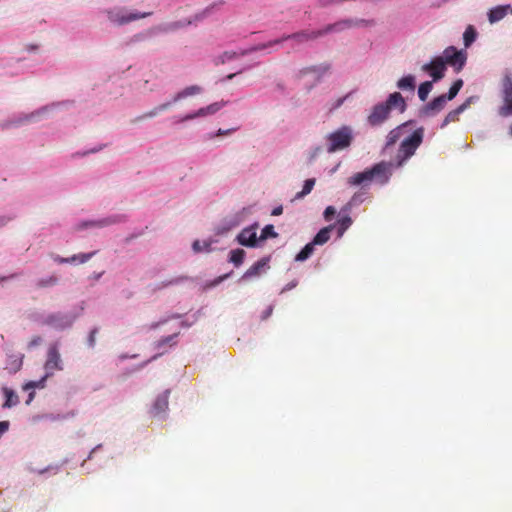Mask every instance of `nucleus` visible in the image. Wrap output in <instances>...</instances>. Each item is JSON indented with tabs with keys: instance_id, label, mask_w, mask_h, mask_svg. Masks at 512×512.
Returning <instances> with one entry per match:
<instances>
[{
	"instance_id": "nucleus-5",
	"label": "nucleus",
	"mask_w": 512,
	"mask_h": 512,
	"mask_svg": "<svg viewBox=\"0 0 512 512\" xmlns=\"http://www.w3.org/2000/svg\"><path fill=\"white\" fill-rule=\"evenodd\" d=\"M424 136V129H416L410 136L405 138L399 147L397 160L398 166H401L404 161L414 155L417 148L421 145Z\"/></svg>"
},
{
	"instance_id": "nucleus-9",
	"label": "nucleus",
	"mask_w": 512,
	"mask_h": 512,
	"mask_svg": "<svg viewBox=\"0 0 512 512\" xmlns=\"http://www.w3.org/2000/svg\"><path fill=\"white\" fill-rule=\"evenodd\" d=\"M422 70L428 72L434 81H438L444 77L446 66L442 58L436 57L430 63L424 64Z\"/></svg>"
},
{
	"instance_id": "nucleus-14",
	"label": "nucleus",
	"mask_w": 512,
	"mask_h": 512,
	"mask_svg": "<svg viewBox=\"0 0 512 512\" xmlns=\"http://www.w3.org/2000/svg\"><path fill=\"white\" fill-rule=\"evenodd\" d=\"M168 398H169V391H165L164 393L160 394L152 407V413L157 416L161 413H164L168 409Z\"/></svg>"
},
{
	"instance_id": "nucleus-31",
	"label": "nucleus",
	"mask_w": 512,
	"mask_h": 512,
	"mask_svg": "<svg viewBox=\"0 0 512 512\" xmlns=\"http://www.w3.org/2000/svg\"><path fill=\"white\" fill-rule=\"evenodd\" d=\"M314 185H315V179H313V178L307 179L304 182L302 191H300L296 194V198L299 199V198H302V197L306 196L307 194H309L312 191Z\"/></svg>"
},
{
	"instance_id": "nucleus-36",
	"label": "nucleus",
	"mask_w": 512,
	"mask_h": 512,
	"mask_svg": "<svg viewBox=\"0 0 512 512\" xmlns=\"http://www.w3.org/2000/svg\"><path fill=\"white\" fill-rule=\"evenodd\" d=\"M225 105H226V102L221 101V102L212 103L205 108H206L208 115H212V114H215L217 111H219Z\"/></svg>"
},
{
	"instance_id": "nucleus-23",
	"label": "nucleus",
	"mask_w": 512,
	"mask_h": 512,
	"mask_svg": "<svg viewBox=\"0 0 512 512\" xmlns=\"http://www.w3.org/2000/svg\"><path fill=\"white\" fill-rule=\"evenodd\" d=\"M245 254L243 249H234L230 252L229 261L239 267L244 261Z\"/></svg>"
},
{
	"instance_id": "nucleus-58",
	"label": "nucleus",
	"mask_w": 512,
	"mask_h": 512,
	"mask_svg": "<svg viewBox=\"0 0 512 512\" xmlns=\"http://www.w3.org/2000/svg\"><path fill=\"white\" fill-rule=\"evenodd\" d=\"M351 202H356V195L352 197Z\"/></svg>"
},
{
	"instance_id": "nucleus-24",
	"label": "nucleus",
	"mask_w": 512,
	"mask_h": 512,
	"mask_svg": "<svg viewBox=\"0 0 512 512\" xmlns=\"http://www.w3.org/2000/svg\"><path fill=\"white\" fill-rule=\"evenodd\" d=\"M314 246L313 242H310L304 246V248L295 256L296 261H305L308 259L314 252Z\"/></svg>"
},
{
	"instance_id": "nucleus-51",
	"label": "nucleus",
	"mask_w": 512,
	"mask_h": 512,
	"mask_svg": "<svg viewBox=\"0 0 512 512\" xmlns=\"http://www.w3.org/2000/svg\"><path fill=\"white\" fill-rule=\"evenodd\" d=\"M102 274H103V272H101V273H94V274L91 276V278H92L93 280H99V279H100V277L102 276Z\"/></svg>"
},
{
	"instance_id": "nucleus-41",
	"label": "nucleus",
	"mask_w": 512,
	"mask_h": 512,
	"mask_svg": "<svg viewBox=\"0 0 512 512\" xmlns=\"http://www.w3.org/2000/svg\"><path fill=\"white\" fill-rule=\"evenodd\" d=\"M190 23H191V21H188V22H186V23L174 22V23L169 24V25H168V27H167V29H168V30H176V29H178V28H180V27H183V26H185V25H188V24H190Z\"/></svg>"
},
{
	"instance_id": "nucleus-15",
	"label": "nucleus",
	"mask_w": 512,
	"mask_h": 512,
	"mask_svg": "<svg viewBox=\"0 0 512 512\" xmlns=\"http://www.w3.org/2000/svg\"><path fill=\"white\" fill-rule=\"evenodd\" d=\"M510 10V5H500L492 8L488 13V19L491 24L502 20Z\"/></svg>"
},
{
	"instance_id": "nucleus-27",
	"label": "nucleus",
	"mask_w": 512,
	"mask_h": 512,
	"mask_svg": "<svg viewBox=\"0 0 512 512\" xmlns=\"http://www.w3.org/2000/svg\"><path fill=\"white\" fill-rule=\"evenodd\" d=\"M432 87H433V85H432V82H430V81H425L420 84V86L418 88V96L421 101H425L427 99L429 93L432 90Z\"/></svg>"
},
{
	"instance_id": "nucleus-18",
	"label": "nucleus",
	"mask_w": 512,
	"mask_h": 512,
	"mask_svg": "<svg viewBox=\"0 0 512 512\" xmlns=\"http://www.w3.org/2000/svg\"><path fill=\"white\" fill-rule=\"evenodd\" d=\"M409 124H410V122H406V123L396 127L395 129L391 130L387 135L386 146L388 147V146L394 145L400 139V137L403 134L404 129H406Z\"/></svg>"
},
{
	"instance_id": "nucleus-1",
	"label": "nucleus",
	"mask_w": 512,
	"mask_h": 512,
	"mask_svg": "<svg viewBox=\"0 0 512 512\" xmlns=\"http://www.w3.org/2000/svg\"><path fill=\"white\" fill-rule=\"evenodd\" d=\"M372 24H373V21H371V20L346 19V20L336 22L334 24H329L326 27H324L323 29L302 30V31H299V32H296L293 34L285 35L282 38L274 40V41H269L264 44L252 46V48L250 50L243 51L242 55H247V54L255 52V51H260V50L272 47L276 44H279L283 41L290 40V39L294 40L298 44H302V43H305L308 41L315 40L321 36H324L328 33L334 32V31L339 32V31H342V30H345L348 28H352V27L368 26V25H372Z\"/></svg>"
},
{
	"instance_id": "nucleus-37",
	"label": "nucleus",
	"mask_w": 512,
	"mask_h": 512,
	"mask_svg": "<svg viewBox=\"0 0 512 512\" xmlns=\"http://www.w3.org/2000/svg\"><path fill=\"white\" fill-rule=\"evenodd\" d=\"M210 244L209 243H201L199 240L193 242L192 248L194 252L199 253L202 251H209Z\"/></svg>"
},
{
	"instance_id": "nucleus-42",
	"label": "nucleus",
	"mask_w": 512,
	"mask_h": 512,
	"mask_svg": "<svg viewBox=\"0 0 512 512\" xmlns=\"http://www.w3.org/2000/svg\"><path fill=\"white\" fill-rule=\"evenodd\" d=\"M9 422L8 421H1L0 422V437L8 431L9 429Z\"/></svg>"
},
{
	"instance_id": "nucleus-59",
	"label": "nucleus",
	"mask_w": 512,
	"mask_h": 512,
	"mask_svg": "<svg viewBox=\"0 0 512 512\" xmlns=\"http://www.w3.org/2000/svg\"><path fill=\"white\" fill-rule=\"evenodd\" d=\"M510 134L512 135V126H511V128H510Z\"/></svg>"
},
{
	"instance_id": "nucleus-7",
	"label": "nucleus",
	"mask_w": 512,
	"mask_h": 512,
	"mask_svg": "<svg viewBox=\"0 0 512 512\" xmlns=\"http://www.w3.org/2000/svg\"><path fill=\"white\" fill-rule=\"evenodd\" d=\"M439 57L444 60L445 66L450 65L457 73L463 69L467 60L466 52L457 50L454 46L447 47Z\"/></svg>"
},
{
	"instance_id": "nucleus-3",
	"label": "nucleus",
	"mask_w": 512,
	"mask_h": 512,
	"mask_svg": "<svg viewBox=\"0 0 512 512\" xmlns=\"http://www.w3.org/2000/svg\"><path fill=\"white\" fill-rule=\"evenodd\" d=\"M392 108H399L401 112L406 109V103L399 92H394L389 95L386 102L376 104L367 117L369 125L375 127L383 124L390 115Z\"/></svg>"
},
{
	"instance_id": "nucleus-33",
	"label": "nucleus",
	"mask_w": 512,
	"mask_h": 512,
	"mask_svg": "<svg viewBox=\"0 0 512 512\" xmlns=\"http://www.w3.org/2000/svg\"><path fill=\"white\" fill-rule=\"evenodd\" d=\"M252 47H250L249 49H245V50H241L239 53L235 52V51H225L221 56H220V60H221V63H225L226 61H230V60H233L239 56H243L242 55V52L243 51H247V50H250Z\"/></svg>"
},
{
	"instance_id": "nucleus-54",
	"label": "nucleus",
	"mask_w": 512,
	"mask_h": 512,
	"mask_svg": "<svg viewBox=\"0 0 512 512\" xmlns=\"http://www.w3.org/2000/svg\"><path fill=\"white\" fill-rule=\"evenodd\" d=\"M271 312H272V308L270 307L268 312H266V316L265 317H268L271 314Z\"/></svg>"
},
{
	"instance_id": "nucleus-10",
	"label": "nucleus",
	"mask_w": 512,
	"mask_h": 512,
	"mask_svg": "<svg viewBox=\"0 0 512 512\" xmlns=\"http://www.w3.org/2000/svg\"><path fill=\"white\" fill-rule=\"evenodd\" d=\"M257 225L244 228L237 236L239 244L246 247H255L257 243Z\"/></svg>"
},
{
	"instance_id": "nucleus-50",
	"label": "nucleus",
	"mask_w": 512,
	"mask_h": 512,
	"mask_svg": "<svg viewBox=\"0 0 512 512\" xmlns=\"http://www.w3.org/2000/svg\"><path fill=\"white\" fill-rule=\"evenodd\" d=\"M40 342H41V338L40 337H35L34 339L31 340L30 346L38 345Z\"/></svg>"
},
{
	"instance_id": "nucleus-39",
	"label": "nucleus",
	"mask_w": 512,
	"mask_h": 512,
	"mask_svg": "<svg viewBox=\"0 0 512 512\" xmlns=\"http://www.w3.org/2000/svg\"><path fill=\"white\" fill-rule=\"evenodd\" d=\"M336 209L333 206H328L324 211V218L326 221H330L335 215Z\"/></svg>"
},
{
	"instance_id": "nucleus-56",
	"label": "nucleus",
	"mask_w": 512,
	"mask_h": 512,
	"mask_svg": "<svg viewBox=\"0 0 512 512\" xmlns=\"http://www.w3.org/2000/svg\"><path fill=\"white\" fill-rule=\"evenodd\" d=\"M236 74H230L227 76L228 79H232Z\"/></svg>"
},
{
	"instance_id": "nucleus-48",
	"label": "nucleus",
	"mask_w": 512,
	"mask_h": 512,
	"mask_svg": "<svg viewBox=\"0 0 512 512\" xmlns=\"http://www.w3.org/2000/svg\"><path fill=\"white\" fill-rule=\"evenodd\" d=\"M229 275H230V274H225V275H223V276L218 277V278L214 281L213 285H217V284L221 283L224 279H226L227 277H229Z\"/></svg>"
},
{
	"instance_id": "nucleus-32",
	"label": "nucleus",
	"mask_w": 512,
	"mask_h": 512,
	"mask_svg": "<svg viewBox=\"0 0 512 512\" xmlns=\"http://www.w3.org/2000/svg\"><path fill=\"white\" fill-rule=\"evenodd\" d=\"M278 236V234L275 232L274 230V226L269 224V225H266L262 231H261V235H260V240H266L267 238L271 237V238H276Z\"/></svg>"
},
{
	"instance_id": "nucleus-4",
	"label": "nucleus",
	"mask_w": 512,
	"mask_h": 512,
	"mask_svg": "<svg viewBox=\"0 0 512 512\" xmlns=\"http://www.w3.org/2000/svg\"><path fill=\"white\" fill-rule=\"evenodd\" d=\"M353 140V130L349 126H342L326 137L327 151L334 153L348 148Z\"/></svg>"
},
{
	"instance_id": "nucleus-43",
	"label": "nucleus",
	"mask_w": 512,
	"mask_h": 512,
	"mask_svg": "<svg viewBox=\"0 0 512 512\" xmlns=\"http://www.w3.org/2000/svg\"><path fill=\"white\" fill-rule=\"evenodd\" d=\"M195 118H197V117H196V113L194 112V113L187 114L184 117H181L179 120H177V122H179V123L185 122V121L193 120Z\"/></svg>"
},
{
	"instance_id": "nucleus-25",
	"label": "nucleus",
	"mask_w": 512,
	"mask_h": 512,
	"mask_svg": "<svg viewBox=\"0 0 512 512\" xmlns=\"http://www.w3.org/2000/svg\"><path fill=\"white\" fill-rule=\"evenodd\" d=\"M504 104L499 108V115L508 117L512 115V95L503 97Z\"/></svg>"
},
{
	"instance_id": "nucleus-46",
	"label": "nucleus",
	"mask_w": 512,
	"mask_h": 512,
	"mask_svg": "<svg viewBox=\"0 0 512 512\" xmlns=\"http://www.w3.org/2000/svg\"><path fill=\"white\" fill-rule=\"evenodd\" d=\"M296 286H297V281H292V282L288 283V284L283 288L282 292H284V291H288V290H290V289H293V288H294V287H296Z\"/></svg>"
},
{
	"instance_id": "nucleus-12",
	"label": "nucleus",
	"mask_w": 512,
	"mask_h": 512,
	"mask_svg": "<svg viewBox=\"0 0 512 512\" xmlns=\"http://www.w3.org/2000/svg\"><path fill=\"white\" fill-rule=\"evenodd\" d=\"M472 98H468L465 100L464 103H462L460 106H458L456 109L450 111L444 118L443 123L441 127L447 126L449 123L457 122L459 121V116L461 113H463L471 104Z\"/></svg>"
},
{
	"instance_id": "nucleus-17",
	"label": "nucleus",
	"mask_w": 512,
	"mask_h": 512,
	"mask_svg": "<svg viewBox=\"0 0 512 512\" xmlns=\"http://www.w3.org/2000/svg\"><path fill=\"white\" fill-rule=\"evenodd\" d=\"M201 91H202V88L198 85L188 86L185 89H183L182 91L178 92L173 97V100L171 102H172V104L176 103V102L180 101L181 99H184L188 96L200 94Z\"/></svg>"
},
{
	"instance_id": "nucleus-57",
	"label": "nucleus",
	"mask_w": 512,
	"mask_h": 512,
	"mask_svg": "<svg viewBox=\"0 0 512 512\" xmlns=\"http://www.w3.org/2000/svg\"><path fill=\"white\" fill-rule=\"evenodd\" d=\"M32 398H33V393H31V394L29 395V400L27 401V403H29V401H30Z\"/></svg>"
},
{
	"instance_id": "nucleus-26",
	"label": "nucleus",
	"mask_w": 512,
	"mask_h": 512,
	"mask_svg": "<svg viewBox=\"0 0 512 512\" xmlns=\"http://www.w3.org/2000/svg\"><path fill=\"white\" fill-rule=\"evenodd\" d=\"M476 30L472 25H469L464 34H463V40L465 47H469L476 39Z\"/></svg>"
},
{
	"instance_id": "nucleus-49",
	"label": "nucleus",
	"mask_w": 512,
	"mask_h": 512,
	"mask_svg": "<svg viewBox=\"0 0 512 512\" xmlns=\"http://www.w3.org/2000/svg\"><path fill=\"white\" fill-rule=\"evenodd\" d=\"M183 278H175V279H172L170 281H168L167 283L164 284V286H169V285H173V284H177L178 282H180Z\"/></svg>"
},
{
	"instance_id": "nucleus-11",
	"label": "nucleus",
	"mask_w": 512,
	"mask_h": 512,
	"mask_svg": "<svg viewBox=\"0 0 512 512\" xmlns=\"http://www.w3.org/2000/svg\"><path fill=\"white\" fill-rule=\"evenodd\" d=\"M270 257H264L254 263L247 271L243 274L242 279H250L261 275L264 269L268 266Z\"/></svg>"
},
{
	"instance_id": "nucleus-2",
	"label": "nucleus",
	"mask_w": 512,
	"mask_h": 512,
	"mask_svg": "<svg viewBox=\"0 0 512 512\" xmlns=\"http://www.w3.org/2000/svg\"><path fill=\"white\" fill-rule=\"evenodd\" d=\"M391 164L387 162H379L370 169L363 172L355 173L347 179L350 186H368L372 181L380 185H385L391 177Z\"/></svg>"
},
{
	"instance_id": "nucleus-13",
	"label": "nucleus",
	"mask_w": 512,
	"mask_h": 512,
	"mask_svg": "<svg viewBox=\"0 0 512 512\" xmlns=\"http://www.w3.org/2000/svg\"><path fill=\"white\" fill-rule=\"evenodd\" d=\"M96 252H90V253H81L77 255H73L68 258L61 257L59 255H52V259L59 264H66V263H75L76 261H79L80 263L87 262Z\"/></svg>"
},
{
	"instance_id": "nucleus-19",
	"label": "nucleus",
	"mask_w": 512,
	"mask_h": 512,
	"mask_svg": "<svg viewBox=\"0 0 512 512\" xmlns=\"http://www.w3.org/2000/svg\"><path fill=\"white\" fill-rule=\"evenodd\" d=\"M334 225H329L322 228L313 238L312 242L315 245H323L330 239V233L333 230Z\"/></svg>"
},
{
	"instance_id": "nucleus-22",
	"label": "nucleus",
	"mask_w": 512,
	"mask_h": 512,
	"mask_svg": "<svg viewBox=\"0 0 512 512\" xmlns=\"http://www.w3.org/2000/svg\"><path fill=\"white\" fill-rule=\"evenodd\" d=\"M172 106V102L171 101H168V102H165V103H162L158 106H156L155 108H153L151 111L143 114L140 119H145V118H152V117H155L156 115H158L160 112H163L167 109H169L170 107Z\"/></svg>"
},
{
	"instance_id": "nucleus-28",
	"label": "nucleus",
	"mask_w": 512,
	"mask_h": 512,
	"mask_svg": "<svg viewBox=\"0 0 512 512\" xmlns=\"http://www.w3.org/2000/svg\"><path fill=\"white\" fill-rule=\"evenodd\" d=\"M352 219L350 216L346 215L341 217L338 220V236L341 237L345 231L351 226Z\"/></svg>"
},
{
	"instance_id": "nucleus-20",
	"label": "nucleus",
	"mask_w": 512,
	"mask_h": 512,
	"mask_svg": "<svg viewBox=\"0 0 512 512\" xmlns=\"http://www.w3.org/2000/svg\"><path fill=\"white\" fill-rule=\"evenodd\" d=\"M397 87L401 90L414 91L415 89V77L413 75H407L402 77L397 82Z\"/></svg>"
},
{
	"instance_id": "nucleus-21",
	"label": "nucleus",
	"mask_w": 512,
	"mask_h": 512,
	"mask_svg": "<svg viewBox=\"0 0 512 512\" xmlns=\"http://www.w3.org/2000/svg\"><path fill=\"white\" fill-rule=\"evenodd\" d=\"M4 395L6 397V400L3 404V408H11L18 403V396L15 394V392L9 388L3 389Z\"/></svg>"
},
{
	"instance_id": "nucleus-47",
	"label": "nucleus",
	"mask_w": 512,
	"mask_h": 512,
	"mask_svg": "<svg viewBox=\"0 0 512 512\" xmlns=\"http://www.w3.org/2000/svg\"><path fill=\"white\" fill-rule=\"evenodd\" d=\"M282 211H283V208L281 206L276 207L273 209L272 215L278 216V215L282 214Z\"/></svg>"
},
{
	"instance_id": "nucleus-52",
	"label": "nucleus",
	"mask_w": 512,
	"mask_h": 512,
	"mask_svg": "<svg viewBox=\"0 0 512 512\" xmlns=\"http://www.w3.org/2000/svg\"><path fill=\"white\" fill-rule=\"evenodd\" d=\"M321 69H322L324 72H326V71H328V70H329V66H328V65H325V66L321 67Z\"/></svg>"
},
{
	"instance_id": "nucleus-45",
	"label": "nucleus",
	"mask_w": 512,
	"mask_h": 512,
	"mask_svg": "<svg viewBox=\"0 0 512 512\" xmlns=\"http://www.w3.org/2000/svg\"><path fill=\"white\" fill-rule=\"evenodd\" d=\"M235 129H228V130H223V129H219L216 133L217 136H224V135H228L230 134L232 131H234Z\"/></svg>"
},
{
	"instance_id": "nucleus-30",
	"label": "nucleus",
	"mask_w": 512,
	"mask_h": 512,
	"mask_svg": "<svg viewBox=\"0 0 512 512\" xmlns=\"http://www.w3.org/2000/svg\"><path fill=\"white\" fill-rule=\"evenodd\" d=\"M57 283H58V278L56 276L52 275L47 278L39 279L36 282V287L37 288H46V287L54 286Z\"/></svg>"
},
{
	"instance_id": "nucleus-60",
	"label": "nucleus",
	"mask_w": 512,
	"mask_h": 512,
	"mask_svg": "<svg viewBox=\"0 0 512 512\" xmlns=\"http://www.w3.org/2000/svg\"><path fill=\"white\" fill-rule=\"evenodd\" d=\"M0 225H4V222L1 221Z\"/></svg>"
},
{
	"instance_id": "nucleus-16",
	"label": "nucleus",
	"mask_w": 512,
	"mask_h": 512,
	"mask_svg": "<svg viewBox=\"0 0 512 512\" xmlns=\"http://www.w3.org/2000/svg\"><path fill=\"white\" fill-rule=\"evenodd\" d=\"M448 99L446 98V95H440L436 98H434L430 103H428L425 107V113L429 114L430 112H439L441 111L446 104V101Z\"/></svg>"
},
{
	"instance_id": "nucleus-55",
	"label": "nucleus",
	"mask_w": 512,
	"mask_h": 512,
	"mask_svg": "<svg viewBox=\"0 0 512 512\" xmlns=\"http://www.w3.org/2000/svg\"><path fill=\"white\" fill-rule=\"evenodd\" d=\"M159 355H160V354L154 355V356L149 360V362H150V361H152V360L157 359Z\"/></svg>"
},
{
	"instance_id": "nucleus-34",
	"label": "nucleus",
	"mask_w": 512,
	"mask_h": 512,
	"mask_svg": "<svg viewBox=\"0 0 512 512\" xmlns=\"http://www.w3.org/2000/svg\"><path fill=\"white\" fill-rule=\"evenodd\" d=\"M502 88H503V97L504 96L510 97L512 95V78L510 76H506L503 79Z\"/></svg>"
},
{
	"instance_id": "nucleus-8",
	"label": "nucleus",
	"mask_w": 512,
	"mask_h": 512,
	"mask_svg": "<svg viewBox=\"0 0 512 512\" xmlns=\"http://www.w3.org/2000/svg\"><path fill=\"white\" fill-rule=\"evenodd\" d=\"M152 14V12H144V13H128L124 10L119 11H109L108 12V19L117 24V25H125L127 23H130L132 21L142 19L145 17H148Z\"/></svg>"
},
{
	"instance_id": "nucleus-53",
	"label": "nucleus",
	"mask_w": 512,
	"mask_h": 512,
	"mask_svg": "<svg viewBox=\"0 0 512 512\" xmlns=\"http://www.w3.org/2000/svg\"><path fill=\"white\" fill-rule=\"evenodd\" d=\"M343 100H344V99H339V100H338V102H337V105H336V107H339L340 105H342V103H343Z\"/></svg>"
},
{
	"instance_id": "nucleus-44",
	"label": "nucleus",
	"mask_w": 512,
	"mask_h": 512,
	"mask_svg": "<svg viewBox=\"0 0 512 512\" xmlns=\"http://www.w3.org/2000/svg\"><path fill=\"white\" fill-rule=\"evenodd\" d=\"M195 113H196V117H197V118H198V117H204V116H207V115H208V113H207V111H206V108H205V107L200 108V109H199V110H197Z\"/></svg>"
},
{
	"instance_id": "nucleus-40",
	"label": "nucleus",
	"mask_w": 512,
	"mask_h": 512,
	"mask_svg": "<svg viewBox=\"0 0 512 512\" xmlns=\"http://www.w3.org/2000/svg\"><path fill=\"white\" fill-rule=\"evenodd\" d=\"M98 332V329L97 328H94L93 330H91L90 334H89V337H88V345L90 347H94L95 345V342H96V334Z\"/></svg>"
},
{
	"instance_id": "nucleus-38",
	"label": "nucleus",
	"mask_w": 512,
	"mask_h": 512,
	"mask_svg": "<svg viewBox=\"0 0 512 512\" xmlns=\"http://www.w3.org/2000/svg\"><path fill=\"white\" fill-rule=\"evenodd\" d=\"M21 366H22V359L21 358L13 360L11 362V364H10V367H9L10 372L16 373L17 371L20 370Z\"/></svg>"
},
{
	"instance_id": "nucleus-6",
	"label": "nucleus",
	"mask_w": 512,
	"mask_h": 512,
	"mask_svg": "<svg viewBox=\"0 0 512 512\" xmlns=\"http://www.w3.org/2000/svg\"><path fill=\"white\" fill-rule=\"evenodd\" d=\"M46 375L39 381H31L24 386V389L29 388H43L44 382L47 377L52 375L56 370H62L61 357L58 349L53 346L50 347L47 354V360L45 362Z\"/></svg>"
},
{
	"instance_id": "nucleus-29",
	"label": "nucleus",
	"mask_w": 512,
	"mask_h": 512,
	"mask_svg": "<svg viewBox=\"0 0 512 512\" xmlns=\"http://www.w3.org/2000/svg\"><path fill=\"white\" fill-rule=\"evenodd\" d=\"M463 86V80L462 79H457L453 84L452 86L450 87L449 91L446 95V98L448 100H452L454 99L457 94L459 93L460 89L462 88Z\"/></svg>"
},
{
	"instance_id": "nucleus-35",
	"label": "nucleus",
	"mask_w": 512,
	"mask_h": 512,
	"mask_svg": "<svg viewBox=\"0 0 512 512\" xmlns=\"http://www.w3.org/2000/svg\"><path fill=\"white\" fill-rule=\"evenodd\" d=\"M177 335H178V333H175L173 335H170V336H167V337H164V338L160 339L155 344L156 348L160 349L162 346H164L166 344L174 345L175 344L174 339L177 337Z\"/></svg>"
},
{
	"instance_id": "nucleus-61",
	"label": "nucleus",
	"mask_w": 512,
	"mask_h": 512,
	"mask_svg": "<svg viewBox=\"0 0 512 512\" xmlns=\"http://www.w3.org/2000/svg\"><path fill=\"white\" fill-rule=\"evenodd\" d=\"M510 11H511V13H512V8H511V7H510Z\"/></svg>"
}]
</instances>
